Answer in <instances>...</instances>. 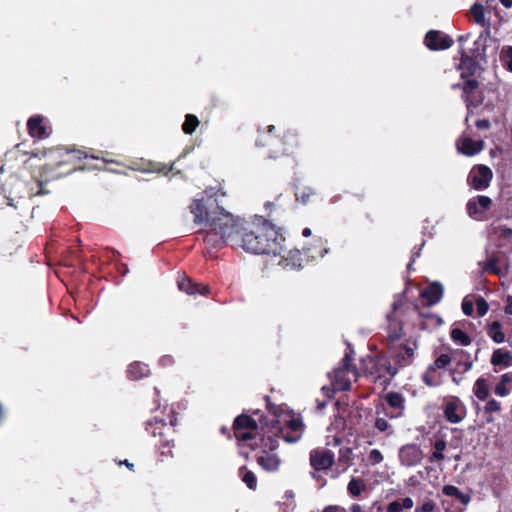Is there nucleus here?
I'll use <instances>...</instances> for the list:
<instances>
[{
  "label": "nucleus",
  "mask_w": 512,
  "mask_h": 512,
  "mask_svg": "<svg viewBox=\"0 0 512 512\" xmlns=\"http://www.w3.org/2000/svg\"><path fill=\"white\" fill-rule=\"evenodd\" d=\"M470 12L473 16L474 22L479 25L485 24V8L480 3H475L472 5Z\"/></svg>",
  "instance_id": "09e8293b"
},
{
  "label": "nucleus",
  "mask_w": 512,
  "mask_h": 512,
  "mask_svg": "<svg viewBox=\"0 0 512 512\" xmlns=\"http://www.w3.org/2000/svg\"><path fill=\"white\" fill-rule=\"evenodd\" d=\"M322 512H346L343 508L336 505H329Z\"/></svg>",
  "instance_id": "0e129e2a"
},
{
  "label": "nucleus",
  "mask_w": 512,
  "mask_h": 512,
  "mask_svg": "<svg viewBox=\"0 0 512 512\" xmlns=\"http://www.w3.org/2000/svg\"><path fill=\"white\" fill-rule=\"evenodd\" d=\"M452 358L453 350L451 351V354H440L423 373L422 381L424 384L429 387L439 386L441 384V375L438 373V370L447 369L452 361Z\"/></svg>",
  "instance_id": "dca6fc26"
},
{
  "label": "nucleus",
  "mask_w": 512,
  "mask_h": 512,
  "mask_svg": "<svg viewBox=\"0 0 512 512\" xmlns=\"http://www.w3.org/2000/svg\"><path fill=\"white\" fill-rule=\"evenodd\" d=\"M420 316L427 319L428 321L431 322V325L433 327H439L443 324V319L437 315V314H433V313H427V314H424V313H420Z\"/></svg>",
  "instance_id": "6e6d98bb"
},
{
  "label": "nucleus",
  "mask_w": 512,
  "mask_h": 512,
  "mask_svg": "<svg viewBox=\"0 0 512 512\" xmlns=\"http://www.w3.org/2000/svg\"><path fill=\"white\" fill-rule=\"evenodd\" d=\"M512 389V372H507L500 377V381L494 387V393L497 396L505 397L510 394Z\"/></svg>",
  "instance_id": "473e14b6"
},
{
  "label": "nucleus",
  "mask_w": 512,
  "mask_h": 512,
  "mask_svg": "<svg viewBox=\"0 0 512 512\" xmlns=\"http://www.w3.org/2000/svg\"><path fill=\"white\" fill-rule=\"evenodd\" d=\"M500 61L502 65L512 72V46H504L500 52Z\"/></svg>",
  "instance_id": "8fccbe9b"
},
{
  "label": "nucleus",
  "mask_w": 512,
  "mask_h": 512,
  "mask_svg": "<svg viewBox=\"0 0 512 512\" xmlns=\"http://www.w3.org/2000/svg\"><path fill=\"white\" fill-rule=\"evenodd\" d=\"M27 130L32 138L45 139L49 136L44 118L41 115H33L28 119Z\"/></svg>",
  "instance_id": "a878e982"
},
{
  "label": "nucleus",
  "mask_w": 512,
  "mask_h": 512,
  "mask_svg": "<svg viewBox=\"0 0 512 512\" xmlns=\"http://www.w3.org/2000/svg\"><path fill=\"white\" fill-rule=\"evenodd\" d=\"M399 459L407 467L415 466L422 460V451L416 444L405 445L399 451Z\"/></svg>",
  "instance_id": "b1692460"
},
{
  "label": "nucleus",
  "mask_w": 512,
  "mask_h": 512,
  "mask_svg": "<svg viewBox=\"0 0 512 512\" xmlns=\"http://www.w3.org/2000/svg\"><path fill=\"white\" fill-rule=\"evenodd\" d=\"M39 155L45 159V162L41 166L40 179L36 180L37 190L36 192H28V197L43 194L42 186L44 183L69 175L77 169H83V167L76 165V162L82 159H102L104 163L109 162L104 157L90 155L87 151L76 148L53 147L34 154L36 157Z\"/></svg>",
  "instance_id": "7ed1b4c3"
},
{
  "label": "nucleus",
  "mask_w": 512,
  "mask_h": 512,
  "mask_svg": "<svg viewBox=\"0 0 512 512\" xmlns=\"http://www.w3.org/2000/svg\"><path fill=\"white\" fill-rule=\"evenodd\" d=\"M460 54V63L457 66V70L460 71L461 79H475L477 71L480 66L478 63V57L481 56L479 49L476 48L473 50L472 54L469 55L466 50L461 47L459 50Z\"/></svg>",
  "instance_id": "f3484780"
},
{
  "label": "nucleus",
  "mask_w": 512,
  "mask_h": 512,
  "mask_svg": "<svg viewBox=\"0 0 512 512\" xmlns=\"http://www.w3.org/2000/svg\"><path fill=\"white\" fill-rule=\"evenodd\" d=\"M492 233L498 241V246H512V228L505 225L492 226Z\"/></svg>",
  "instance_id": "c85d7f7f"
},
{
  "label": "nucleus",
  "mask_w": 512,
  "mask_h": 512,
  "mask_svg": "<svg viewBox=\"0 0 512 512\" xmlns=\"http://www.w3.org/2000/svg\"><path fill=\"white\" fill-rule=\"evenodd\" d=\"M462 311L466 316H471L474 311L473 303L471 301L464 300L462 302Z\"/></svg>",
  "instance_id": "13d9d810"
},
{
  "label": "nucleus",
  "mask_w": 512,
  "mask_h": 512,
  "mask_svg": "<svg viewBox=\"0 0 512 512\" xmlns=\"http://www.w3.org/2000/svg\"><path fill=\"white\" fill-rule=\"evenodd\" d=\"M442 493L448 497L456 498L463 505L468 504L471 500L469 494L461 492L459 488L454 485H445L442 489Z\"/></svg>",
  "instance_id": "e433bc0d"
},
{
  "label": "nucleus",
  "mask_w": 512,
  "mask_h": 512,
  "mask_svg": "<svg viewBox=\"0 0 512 512\" xmlns=\"http://www.w3.org/2000/svg\"><path fill=\"white\" fill-rule=\"evenodd\" d=\"M199 120L197 116L194 114H187L185 116V121L182 124V131L187 134L191 135L195 132L196 128L199 126Z\"/></svg>",
  "instance_id": "a18cd8bd"
},
{
  "label": "nucleus",
  "mask_w": 512,
  "mask_h": 512,
  "mask_svg": "<svg viewBox=\"0 0 512 512\" xmlns=\"http://www.w3.org/2000/svg\"><path fill=\"white\" fill-rule=\"evenodd\" d=\"M444 294L443 285L440 282L429 284L422 292L421 297L427 301L429 306L435 305L442 299Z\"/></svg>",
  "instance_id": "cd10ccee"
},
{
  "label": "nucleus",
  "mask_w": 512,
  "mask_h": 512,
  "mask_svg": "<svg viewBox=\"0 0 512 512\" xmlns=\"http://www.w3.org/2000/svg\"><path fill=\"white\" fill-rule=\"evenodd\" d=\"M189 208L194 215V223H205L208 227L197 232V239L202 237L206 255L214 256L215 251L227 245L236 247L237 218L220 207L215 198L194 199Z\"/></svg>",
  "instance_id": "f257e3e1"
},
{
  "label": "nucleus",
  "mask_w": 512,
  "mask_h": 512,
  "mask_svg": "<svg viewBox=\"0 0 512 512\" xmlns=\"http://www.w3.org/2000/svg\"><path fill=\"white\" fill-rule=\"evenodd\" d=\"M383 455L380 450L372 449L368 454V462L371 465H377L383 461Z\"/></svg>",
  "instance_id": "5fc2aeb1"
},
{
  "label": "nucleus",
  "mask_w": 512,
  "mask_h": 512,
  "mask_svg": "<svg viewBox=\"0 0 512 512\" xmlns=\"http://www.w3.org/2000/svg\"><path fill=\"white\" fill-rule=\"evenodd\" d=\"M126 373L128 379L137 381L149 376L150 369L147 364L135 361L128 366Z\"/></svg>",
  "instance_id": "c756f323"
},
{
  "label": "nucleus",
  "mask_w": 512,
  "mask_h": 512,
  "mask_svg": "<svg viewBox=\"0 0 512 512\" xmlns=\"http://www.w3.org/2000/svg\"><path fill=\"white\" fill-rule=\"evenodd\" d=\"M403 326L400 322H390L387 339L391 345L402 337Z\"/></svg>",
  "instance_id": "37998d69"
},
{
  "label": "nucleus",
  "mask_w": 512,
  "mask_h": 512,
  "mask_svg": "<svg viewBox=\"0 0 512 512\" xmlns=\"http://www.w3.org/2000/svg\"><path fill=\"white\" fill-rule=\"evenodd\" d=\"M255 144L267 149L268 158L277 159L293 154L300 147V139L296 132L280 131L274 125H269L266 130L258 131Z\"/></svg>",
  "instance_id": "39448f33"
},
{
  "label": "nucleus",
  "mask_w": 512,
  "mask_h": 512,
  "mask_svg": "<svg viewBox=\"0 0 512 512\" xmlns=\"http://www.w3.org/2000/svg\"><path fill=\"white\" fill-rule=\"evenodd\" d=\"M482 141H474L471 138H465L462 140L461 146L458 148L459 151L466 156H473L482 150Z\"/></svg>",
  "instance_id": "f704fd0d"
},
{
  "label": "nucleus",
  "mask_w": 512,
  "mask_h": 512,
  "mask_svg": "<svg viewBox=\"0 0 512 512\" xmlns=\"http://www.w3.org/2000/svg\"><path fill=\"white\" fill-rule=\"evenodd\" d=\"M403 510L400 501H392L388 504L387 512H401Z\"/></svg>",
  "instance_id": "bf43d9fd"
},
{
  "label": "nucleus",
  "mask_w": 512,
  "mask_h": 512,
  "mask_svg": "<svg viewBox=\"0 0 512 512\" xmlns=\"http://www.w3.org/2000/svg\"><path fill=\"white\" fill-rule=\"evenodd\" d=\"M268 421L266 418L261 419V428L258 429L256 435L261 438V441H256L259 447L255 449H247V451H241L240 455L249 459L250 452H256L255 460L257 464L267 472H276L280 467V458L273 453L279 446V441L275 434L266 433Z\"/></svg>",
  "instance_id": "6e6552de"
},
{
  "label": "nucleus",
  "mask_w": 512,
  "mask_h": 512,
  "mask_svg": "<svg viewBox=\"0 0 512 512\" xmlns=\"http://www.w3.org/2000/svg\"><path fill=\"white\" fill-rule=\"evenodd\" d=\"M250 414L241 413L235 417L231 428L222 426L220 433L228 440H235L237 447L241 451L244 449H255L259 447L256 441H261L256 435L261 428V419L265 418L259 410H250Z\"/></svg>",
  "instance_id": "20e7f679"
},
{
  "label": "nucleus",
  "mask_w": 512,
  "mask_h": 512,
  "mask_svg": "<svg viewBox=\"0 0 512 512\" xmlns=\"http://www.w3.org/2000/svg\"><path fill=\"white\" fill-rule=\"evenodd\" d=\"M174 170V164H165L161 162H149L145 171L153 172L158 174L167 175L169 172Z\"/></svg>",
  "instance_id": "c03bdc74"
},
{
  "label": "nucleus",
  "mask_w": 512,
  "mask_h": 512,
  "mask_svg": "<svg viewBox=\"0 0 512 512\" xmlns=\"http://www.w3.org/2000/svg\"><path fill=\"white\" fill-rule=\"evenodd\" d=\"M353 374V376L357 375V369L354 365H352V358L349 354H345L342 359L341 365L338 368H335L331 373H329V378L331 380V385L334 387V390L337 391H348L351 388V379L349 374Z\"/></svg>",
  "instance_id": "4468645a"
},
{
  "label": "nucleus",
  "mask_w": 512,
  "mask_h": 512,
  "mask_svg": "<svg viewBox=\"0 0 512 512\" xmlns=\"http://www.w3.org/2000/svg\"><path fill=\"white\" fill-rule=\"evenodd\" d=\"M501 410V403L495 399H490L484 406V412L486 414H492Z\"/></svg>",
  "instance_id": "864d4df0"
},
{
  "label": "nucleus",
  "mask_w": 512,
  "mask_h": 512,
  "mask_svg": "<svg viewBox=\"0 0 512 512\" xmlns=\"http://www.w3.org/2000/svg\"><path fill=\"white\" fill-rule=\"evenodd\" d=\"M303 254H304V251L301 252L300 250L293 249V250H289L286 253V255L281 254V256L285 262L286 267H290L291 269H299L302 267Z\"/></svg>",
  "instance_id": "72a5a7b5"
},
{
  "label": "nucleus",
  "mask_w": 512,
  "mask_h": 512,
  "mask_svg": "<svg viewBox=\"0 0 512 512\" xmlns=\"http://www.w3.org/2000/svg\"><path fill=\"white\" fill-rule=\"evenodd\" d=\"M236 247L255 255H281L284 252L280 229L267 220L247 223L237 218Z\"/></svg>",
  "instance_id": "f03ea898"
},
{
  "label": "nucleus",
  "mask_w": 512,
  "mask_h": 512,
  "mask_svg": "<svg viewBox=\"0 0 512 512\" xmlns=\"http://www.w3.org/2000/svg\"><path fill=\"white\" fill-rule=\"evenodd\" d=\"M255 144L267 149L268 158L277 159L293 154L300 147V139L296 132L280 131L274 125H269L266 130L258 131Z\"/></svg>",
  "instance_id": "423d86ee"
},
{
  "label": "nucleus",
  "mask_w": 512,
  "mask_h": 512,
  "mask_svg": "<svg viewBox=\"0 0 512 512\" xmlns=\"http://www.w3.org/2000/svg\"><path fill=\"white\" fill-rule=\"evenodd\" d=\"M366 488L364 479L360 477H352L347 485L348 494L353 498H358Z\"/></svg>",
  "instance_id": "c9c22d12"
},
{
  "label": "nucleus",
  "mask_w": 512,
  "mask_h": 512,
  "mask_svg": "<svg viewBox=\"0 0 512 512\" xmlns=\"http://www.w3.org/2000/svg\"><path fill=\"white\" fill-rule=\"evenodd\" d=\"M322 391L324 392L325 396L328 399H331L334 396V393H335L336 390H334L333 386H332V388L324 386V387H322Z\"/></svg>",
  "instance_id": "69168bd1"
},
{
  "label": "nucleus",
  "mask_w": 512,
  "mask_h": 512,
  "mask_svg": "<svg viewBox=\"0 0 512 512\" xmlns=\"http://www.w3.org/2000/svg\"><path fill=\"white\" fill-rule=\"evenodd\" d=\"M453 43L449 35L439 30H429L424 38L425 46L431 51L449 49Z\"/></svg>",
  "instance_id": "412c9836"
},
{
  "label": "nucleus",
  "mask_w": 512,
  "mask_h": 512,
  "mask_svg": "<svg viewBox=\"0 0 512 512\" xmlns=\"http://www.w3.org/2000/svg\"><path fill=\"white\" fill-rule=\"evenodd\" d=\"M461 83H455L451 86L453 90L460 89L462 91L461 98L467 109V116L472 112L473 108H477L483 104L484 95L479 90L480 82L477 79H461ZM468 117H466V120Z\"/></svg>",
  "instance_id": "f8f14e48"
},
{
  "label": "nucleus",
  "mask_w": 512,
  "mask_h": 512,
  "mask_svg": "<svg viewBox=\"0 0 512 512\" xmlns=\"http://www.w3.org/2000/svg\"><path fill=\"white\" fill-rule=\"evenodd\" d=\"M476 311L479 317H483L489 310L488 302L481 296L476 299Z\"/></svg>",
  "instance_id": "603ef678"
},
{
  "label": "nucleus",
  "mask_w": 512,
  "mask_h": 512,
  "mask_svg": "<svg viewBox=\"0 0 512 512\" xmlns=\"http://www.w3.org/2000/svg\"><path fill=\"white\" fill-rule=\"evenodd\" d=\"M487 335L497 344L505 341V334L502 331V324L499 321H493L488 325Z\"/></svg>",
  "instance_id": "58836bf2"
},
{
  "label": "nucleus",
  "mask_w": 512,
  "mask_h": 512,
  "mask_svg": "<svg viewBox=\"0 0 512 512\" xmlns=\"http://www.w3.org/2000/svg\"><path fill=\"white\" fill-rule=\"evenodd\" d=\"M504 310L507 315H512V296H508L507 305Z\"/></svg>",
  "instance_id": "338daca9"
},
{
  "label": "nucleus",
  "mask_w": 512,
  "mask_h": 512,
  "mask_svg": "<svg viewBox=\"0 0 512 512\" xmlns=\"http://www.w3.org/2000/svg\"><path fill=\"white\" fill-rule=\"evenodd\" d=\"M264 417L268 421L265 432L275 434L278 441L279 438H282L287 443H296L301 439L305 428L301 417H292L286 422L285 426H281L275 414L271 419Z\"/></svg>",
  "instance_id": "9b49d317"
},
{
  "label": "nucleus",
  "mask_w": 512,
  "mask_h": 512,
  "mask_svg": "<svg viewBox=\"0 0 512 512\" xmlns=\"http://www.w3.org/2000/svg\"><path fill=\"white\" fill-rule=\"evenodd\" d=\"M384 415H376V419L374 422V428L380 432L385 433L386 435H391L393 433L392 426L388 422Z\"/></svg>",
  "instance_id": "49530a36"
},
{
  "label": "nucleus",
  "mask_w": 512,
  "mask_h": 512,
  "mask_svg": "<svg viewBox=\"0 0 512 512\" xmlns=\"http://www.w3.org/2000/svg\"><path fill=\"white\" fill-rule=\"evenodd\" d=\"M491 364L494 366H512V352L504 349H496L491 356Z\"/></svg>",
  "instance_id": "2f4dec72"
},
{
  "label": "nucleus",
  "mask_w": 512,
  "mask_h": 512,
  "mask_svg": "<svg viewBox=\"0 0 512 512\" xmlns=\"http://www.w3.org/2000/svg\"><path fill=\"white\" fill-rule=\"evenodd\" d=\"M178 424L176 413L171 412L169 415V423L164 419L157 417L145 422V430L153 437H159L158 450L161 461L173 457V448L175 447V427Z\"/></svg>",
  "instance_id": "1a4fd4ad"
},
{
  "label": "nucleus",
  "mask_w": 512,
  "mask_h": 512,
  "mask_svg": "<svg viewBox=\"0 0 512 512\" xmlns=\"http://www.w3.org/2000/svg\"><path fill=\"white\" fill-rule=\"evenodd\" d=\"M455 360V367L453 374L466 373L473 367V360L471 355L463 349H453V358Z\"/></svg>",
  "instance_id": "393cba45"
},
{
  "label": "nucleus",
  "mask_w": 512,
  "mask_h": 512,
  "mask_svg": "<svg viewBox=\"0 0 512 512\" xmlns=\"http://www.w3.org/2000/svg\"><path fill=\"white\" fill-rule=\"evenodd\" d=\"M418 348V344L415 340H407L405 343L399 346L391 345L389 348L390 355L394 361L397 371L400 368L410 366L414 361L415 350Z\"/></svg>",
  "instance_id": "2eb2a0df"
},
{
  "label": "nucleus",
  "mask_w": 512,
  "mask_h": 512,
  "mask_svg": "<svg viewBox=\"0 0 512 512\" xmlns=\"http://www.w3.org/2000/svg\"><path fill=\"white\" fill-rule=\"evenodd\" d=\"M335 463V454L330 449L317 447L309 452V465L311 467L309 474L319 489L327 485L328 476L332 478Z\"/></svg>",
  "instance_id": "9d476101"
},
{
  "label": "nucleus",
  "mask_w": 512,
  "mask_h": 512,
  "mask_svg": "<svg viewBox=\"0 0 512 512\" xmlns=\"http://www.w3.org/2000/svg\"><path fill=\"white\" fill-rule=\"evenodd\" d=\"M384 402L375 405L376 415L389 419L400 418L405 412V397L396 391H389L383 396Z\"/></svg>",
  "instance_id": "ddd939ff"
},
{
  "label": "nucleus",
  "mask_w": 512,
  "mask_h": 512,
  "mask_svg": "<svg viewBox=\"0 0 512 512\" xmlns=\"http://www.w3.org/2000/svg\"><path fill=\"white\" fill-rule=\"evenodd\" d=\"M493 201L486 195H477L468 200L466 212L475 221L487 220V212L492 207Z\"/></svg>",
  "instance_id": "a211bd4d"
},
{
  "label": "nucleus",
  "mask_w": 512,
  "mask_h": 512,
  "mask_svg": "<svg viewBox=\"0 0 512 512\" xmlns=\"http://www.w3.org/2000/svg\"><path fill=\"white\" fill-rule=\"evenodd\" d=\"M443 413L448 422L456 424L465 417V407L461 404L459 398L451 397L446 401Z\"/></svg>",
  "instance_id": "4be33fe9"
},
{
  "label": "nucleus",
  "mask_w": 512,
  "mask_h": 512,
  "mask_svg": "<svg viewBox=\"0 0 512 512\" xmlns=\"http://www.w3.org/2000/svg\"><path fill=\"white\" fill-rule=\"evenodd\" d=\"M366 371L375 379H381L387 375L394 377L397 374V367L393 366L387 357L378 355L369 358Z\"/></svg>",
  "instance_id": "6ab92c4d"
},
{
  "label": "nucleus",
  "mask_w": 512,
  "mask_h": 512,
  "mask_svg": "<svg viewBox=\"0 0 512 512\" xmlns=\"http://www.w3.org/2000/svg\"><path fill=\"white\" fill-rule=\"evenodd\" d=\"M255 144L267 149L268 158L277 159L293 154L300 147V139L296 132L280 131L274 125H269L266 130L258 131Z\"/></svg>",
  "instance_id": "0eeeda50"
},
{
  "label": "nucleus",
  "mask_w": 512,
  "mask_h": 512,
  "mask_svg": "<svg viewBox=\"0 0 512 512\" xmlns=\"http://www.w3.org/2000/svg\"><path fill=\"white\" fill-rule=\"evenodd\" d=\"M239 476L249 489H256L257 478L251 470H248L245 466H242L239 468Z\"/></svg>",
  "instance_id": "79ce46f5"
},
{
  "label": "nucleus",
  "mask_w": 512,
  "mask_h": 512,
  "mask_svg": "<svg viewBox=\"0 0 512 512\" xmlns=\"http://www.w3.org/2000/svg\"><path fill=\"white\" fill-rule=\"evenodd\" d=\"M473 393L480 401H485L489 397V385L487 379L478 378L473 386Z\"/></svg>",
  "instance_id": "4c0bfd02"
},
{
  "label": "nucleus",
  "mask_w": 512,
  "mask_h": 512,
  "mask_svg": "<svg viewBox=\"0 0 512 512\" xmlns=\"http://www.w3.org/2000/svg\"><path fill=\"white\" fill-rule=\"evenodd\" d=\"M464 374H465V373H457V374H455V375H454V374H453V368H451V369H450V376H451V378H452V381H453L455 384H457V385H459V384L463 381V379H464Z\"/></svg>",
  "instance_id": "052dcab7"
},
{
  "label": "nucleus",
  "mask_w": 512,
  "mask_h": 512,
  "mask_svg": "<svg viewBox=\"0 0 512 512\" xmlns=\"http://www.w3.org/2000/svg\"><path fill=\"white\" fill-rule=\"evenodd\" d=\"M452 341L461 346H469L472 342L471 337L462 329L453 327L450 331Z\"/></svg>",
  "instance_id": "ea45409f"
},
{
  "label": "nucleus",
  "mask_w": 512,
  "mask_h": 512,
  "mask_svg": "<svg viewBox=\"0 0 512 512\" xmlns=\"http://www.w3.org/2000/svg\"><path fill=\"white\" fill-rule=\"evenodd\" d=\"M446 441L443 439H437L434 442L433 448L434 451L430 457V461H442L444 460L445 456L443 454V451L446 449Z\"/></svg>",
  "instance_id": "de8ad7c7"
},
{
  "label": "nucleus",
  "mask_w": 512,
  "mask_h": 512,
  "mask_svg": "<svg viewBox=\"0 0 512 512\" xmlns=\"http://www.w3.org/2000/svg\"><path fill=\"white\" fill-rule=\"evenodd\" d=\"M328 253L322 238L315 239L313 243L304 248V254L311 259L322 258Z\"/></svg>",
  "instance_id": "7c9ffc66"
},
{
  "label": "nucleus",
  "mask_w": 512,
  "mask_h": 512,
  "mask_svg": "<svg viewBox=\"0 0 512 512\" xmlns=\"http://www.w3.org/2000/svg\"><path fill=\"white\" fill-rule=\"evenodd\" d=\"M475 125L478 129H489L490 128V121L488 119H478L475 122Z\"/></svg>",
  "instance_id": "680f3d73"
},
{
  "label": "nucleus",
  "mask_w": 512,
  "mask_h": 512,
  "mask_svg": "<svg viewBox=\"0 0 512 512\" xmlns=\"http://www.w3.org/2000/svg\"><path fill=\"white\" fill-rule=\"evenodd\" d=\"M415 512H438L436 504L432 500L424 502L421 506H417Z\"/></svg>",
  "instance_id": "4d7b16f0"
},
{
  "label": "nucleus",
  "mask_w": 512,
  "mask_h": 512,
  "mask_svg": "<svg viewBox=\"0 0 512 512\" xmlns=\"http://www.w3.org/2000/svg\"><path fill=\"white\" fill-rule=\"evenodd\" d=\"M179 290L186 292L189 295H207L209 287L200 283L193 282L191 278L182 276L177 281Z\"/></svg>",
  "instance_id": "bb28decb"
},
{
  "label": "nucleus",
  "mask_w": 512,
  "mask_h": 512,
  "mask_svg": "<svg viewBox=\"0 0 512 512\" xmlns=\"http://www.w3.org/2000/svg\"><path fill=\"white\" fill-rule=\"evenodd\" d=\"M493 178L492 170L483 164L475 165L467 177V183L475 190L482 191L490 186Z\"/></svg>",
  "instance_id": "aec40b11"
},
{
  "label": "nucleus",
  "mask_w": 512,
  "mask_h": 512,
  "mask_svg": "<svg viewBox=\"0 0 512 512\" xmlns=\"http://www.w3.org/2000/svg\"><path fill=\"white\" fill-rule=\"evenodd\" d=\"M499 259L495 256H492L487 259L483 266V270L487 273H491L494 275H500L501 269L498 266Z\"/></svg>",
  "instance_id": "3c124183"
},
{
  "label": "nucleus",
  "mask_w": 512,
  "mask_h": 512,
  "mask_svg": "<svg viewBox=\"0 0 512 512\" xmlns=\"http://www.w3.org/2000/svg\"><path fill=\"white\" fill-rule=\"evenodd\" d=\"M336 467L332 472V479L338 478L342 473H345L349 467L354 464V453L350 447H341L338 451V458L336 460Z\"/></svg>",
  "instance_id": "5701e85b"
},
{
  "label": "nucleus",
  "mask_w": 512,
  "mask_h": 512,
  "mask_svg": "<svg viewBox=\"0 0 512 512\" xmlns=\"http://www.w3.org/2000/svg\"><path fill=\"white\" fill-rule=\"evenodd\" d=\"M316 195L317 192L312 187H303L295 192L296 201L303 205L310 203Z\"/></svg>",
  "instance_id": "a19ab883"
},
{
  "label": "nucleus",
  "mask_w": 512,
  "mask_h": 512,
  "mask_svg": "<svg viewBox=\"0 0 512 512\" xmlns=\"http://www.w3.org/2000/svg\"><path fill=\"white\" fill-rule=\"evenodd\" d=\"M403 509H411L413 507V500L410 497H405L400 502Z\"/></svg>",
  "instance_id": "e2e57ef3"
},
{
  "label": "nucleus",
  "mask_w": 512,
  "mask_h": 512,
  "mask_svg": "<svg viewBox=\"0 0 512 512\" xmlns=\"http://www.w3.org/2000/svg\"><path fill=\"white\" fill-rule=\"evenodd\" d=\"M470 36H471V33H466V34H463V35H459L458 38H457V41L462 45L464 42L468 41Z\"/></svg>",
  "instance_id": "774afa93"
}]
</instances>
